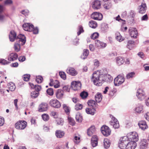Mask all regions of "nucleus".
<instances>
[{
  "mask_svg": "<svg viewBox=\"0 0 149 149\" xmlns=\"http://www.w3.org/2000/svg\"><path fill=\"white\" fill-rule=\"evenodd\" d=\"M22 27L25 31L31 32L33 29L34 26L32 24H30L29 23H26L23 24Z\"/></svg>",
  "mask_w": 149,
  "mask_h": 149,
  "instance_id": "9d476101",
  "label": "nucleus"
},
{
  "mask_svg": "<svg viewBox=\"0 0 149 149\" xmlns=\"http://www.w3.org/2000/svg\"><path fill=\"white\" fill-rule=\"evenodd\" d=\"M95 109L94 108H88L86 109V111L88 114L94 115L95 113Z\"/></svg>",
  "mask_w": 149,
  "mask_h": 149,
  "instance_id": "cd10ccee",
  "label": "nucleus"
},
{
  "mask_svg": "<svg viewBox=\"0 0 149 149\" xmlns=\"http://www.w3.org/2000/svg\"><path fill=\"white\" fill-rule=\"evenodd\" d=\"M55 134L57 138H61L64 136L65 133L63 131L58 130L56 131Z\"/></svg>",
  "mask_w": 149,
  "mask_h": 149,
  "instance_id": "7c9ffc66",
  "label": "nucleus"
},
{
  "mask_svg": "<svg viewBox=\"0 0 149 149\" xmlns=\"http://www.w3.org/2000/svg\"><path fill=\"white\" fill-rule=\"evenodd\" d=\"M0 63L2 65H5L9 64L10 62L4 59L1 58L0 59Z\"/></svg>",
  "mask_w": 149,
  "mask_h": 149,
  "instance_id": "09e8293b",
  "label": "nucleus"
},
{
  "mask_svg": "<svg viewBox=\"0 0 149 149\" xmlns=\"http://www.w3.org/2000/svg\"><path fill=\"white\" fill-rule=\"evenodd\" d=\"M78 31L77 32V34L78 36L80 35L81 33L84 32L82 26L80 25L79 26V28L78 29Z\"/></svg>",
  "mask_w": 149,
  "mask_h": 149,
  "instance_id": "603ef678",
  "label": "nucleus"
},
{
  "mask_svg": "<svg viewBox=\"0 0 149 149\" xmlns=\"http://www.w3.org/2000/svg\"><path fill=\"white\" fill-rule=\"evenodd\" d=\"M63 95V90L58 89L56 93V96L58 99H60L62 98Z\"/></svg>",
  "mask_w": 149,
  "mask_h": 149,
  "instance_id": "bb28decb",
  "label": "nucleus"
},
{
  "mask_svg": "<svg viewBox=\"0 0 149 149\" xmlns=\"http://www.w3.org/2000/svg\"><path fill=\"white\" fill-rule=\"evenodd\" d=\"M120 142L119 144V147L121 149H125L126 146L130 142L127 136H124L120 139Z\"/></svg>",
  "mask_w": 149,
  "mask_h": 149,
  "instance_id": "f03ea898",
  "label": "nucleus"
},
{
  "mask_svg": "<svg viewBox=\"0 0 149 149\" xmlns=\"http://www.w3.org/2000/svg\"><path fill=\"white\" fill-rule=\"evenodd\" d=\"M99 34L97 33H94L91 36V39H95L98 38L99 36Z\"/></svg>",
  "mask_w": 149,
  "mask_h": 149,
  "instance_id": "13d9d810",
  "label": "nucleus"
},
{
  "mask_svg": "<svg viewBox=\"0 0 149 149\" xmlns=\"http://www.w3.org/2000/svg\"><path fill=\"white\" fill-rule=\"evenodd\" d=\"M13 1L11 0H6L4 2L5 4L9 5L12 3Z\"/></svg>",
  "mask_w": 149,
  "mask_h": 149,
  "instance_id": "338daca9",
  "label": "nucleus"
},
{
  "mask_svg": "<svg viewBox=\"0 0 149 149\" xmlns=\"http://www.w3.org/2000/svg\"><path fill=\"white\" fill-rule=\"evenodd\" d=\"M111 120L110 122L111 125L113 126L114 128H118L119 127L118 122L116 118L113 116H111Z\"/></svg>",
  "mask_w": 149,
  "mask_h": 149,
  "instance_id": "1a4fd4ad",
  "label": "nucleus"
},
{
  "mask_svg": "<svg viewBox=\"0 0 149 149\" xmlns=\"http://www.w3.org/2000/svg\"><path fill=\"white\" fill-rule=\"evenodd\" d=\"M89 53V50L88 49L84 50L83 55L81 56V58L83 59H85L88 55Z\"/></svg>",
  "mask_w": 149,
  "mask_h": 149,
  "instance_id": "e433bc0d",
  "label": "nucleus"
},
{
  "mask_svg": "<svg viewBox=\"0 0 149 149\" xmlns=\"http://www.w3.org/2000/svg\"><path fill=\"white\" fill-rule=\"evenodd\" d=\"M88 105L90 107V108H94L96 107V104H97L95 102V101L90 100L88 102Z\"/></svg>",
  "mask_w": 149,
  "mask_h": 149,
  "instance_id": "f704fd0d",
  "label": "nucleus"
},
{
  "mask_svg": "<svg viewBox=\"0 0 149 149\" xmlns=\"http://www.w3.org/2000/svg\"><path fill=\"white\" fill-rule=\"evenodd\" d=\"M136 96L139 99L141 100L145 97V93L142 89H139L137 91Z\"/></svg>",
  "mask_w": 149,
  "mask_h": 149,
  "instance_id": "ddd939ff",
  "label": "nucleus"
},
{
  "mask_svg": "<svg viewBox=\"0 0 149 149\" xmlns=\"http://www.w3.org/2000/svg\"><path fill=\"white\" fill-rule=\"evenodd\" d=\"M9 38L10 42L14 41L17 38L16 33L13 30L11 31L9 34Z\"/></svg>",
  "mask_w": 149,
  "mask_h": 149,
  "instance_id": "4468645a",
  "label": "nucleus"
},
{
  "mask_svg": "<svg viewBox=\"0 0 149 149\" xmlns=\"http://www.w3.org/2000/svg\"><path fill=\"white\" fill-rule=\"evenodd\" d=\"M102 96L101 94L98 93L95 96V99L96 102L99 103L102 100Z\"/></svg>",
  "mask_w": 149,
  "mask_h": 149,
  "instance_id": "72a5a7b5",
  "label": "nucleus"
},
{
  "mask_svg": "<svg viewBox=\"0 0 149 149\" xmlns=\"http://www.w3.org/2000/svg\"><path fill=\"white\" fill-rule=\"evenodd\" d=\"M89 25L90 27L95 29L97 27V24L95 21H91L89 22Z\"/></svg>",
  "mask_w": 149,
  "mask_h": 149,
  "instance_id": "c9c22d12",
  "label": "nucleus"
},
{
  "mask_svg": "<svg viewBox=\"0 0 149 149\" xmlns=\"http://www.w3.org/2000/svg\"><path fill=\"white\" fill-rule=\"evenodd\" d=\"M49 104L52 107L54 108H58L61 106L59 101L56 99H52L49 102Z\"/></svg>",
  "mask_w": 149,
  "mask_h": 149,
  "instance_id": "0eeeda50",
  "label": "nucleus"
},
{
  "mask_svg": "<svg viewBox=\"0 0 149 149\" xmlns=\"http://www.w3.org/2000/svg\"><path fill=\"white\" fill-rule=\"evenodd\" d=\"M75 118L76 121L78 122H81L82 121V116L79 113H77L76 115Z\"/></svg>",
  "mask_w": 149,
  "mask_h": 149,
  "instance_id": "c03bdc74",
  "label": "nucleus"
},
{
  "mask_svg": "<svg viewBox=\"0 0 149 149\" xmlns=\"http://www.w3.org/2000/svg\"><path fill=\"white\" fill-rule=\"evenodd\" d=\"M138 124L139 127L143 130H145L148 127L146 122L144 121H139Z\"/></svg>",
  "mask_w": 149,
  "mask_h": 149,
  "instance_id": "4be33fe9",
  "label": "nucleus"
},
{
  "mask_svg": "<svg viewBox=\"0 0 149 149\" xmlns=\"http://www.w3.org/2000/svg\"><path fill=\"white\" fill-rule=\"evenodd\" d=\"M18 57L17 54L16 53H12L10 54L8 57V60L9 61H13L17 59Z\"/></svg>",
  "mask_w": 149,
  "mask_h": 149,
  "instance_id": "a211bd4d",
  "label": "nucleus"
},
{
  "mask_svg": "<svg viewBox=\"0 0 149 149\" xmlns=\"http://www.w3.org/2000/svg\"><path fill=\"white\" fill-rule=\"evenodd\" d=\"M79 140L80 138L79 137H78L77 136H75L74 137V143L77 144L79 142Z\"/></svg>",
  "mask_w": 149,
  "mask_h": 149,
  "instance_id": "69168bd1",
  "label": "nucleus"
},
{
  "mask_svg": "<svg viewBox=\"0 0 149 149\" xmlns=\"http://www.w3.org/2000/svg\"><path fill=\"white\" fill-rule=\"evenodd\" d=\"M43 80L42 77L40 76H38L36 77V81L38 83H41Z\"/></svg>",
  "mask_w": 149,
  "mask_h": 149,
  "instance_id": "5fc2aeb1",
  "label": "nucleus"
},
{
  "mask_svg": "<svg viewBox=\"0 0 149 149\" xmlns=\"http://www.w3.org/2000/svg\"><path fill=\"white\" fill-rule=\"evenodd\" d=\"M63 108L65 111L67 113H69L70 111V109L69 108L67 107L66 105L63 104Z\"/></svg>",
  "mask_w": 149,
  "mask_h": 149,
  "instance_id": "4d7b16f0",
  "label": "nucleus"
},
{
  "mask_svg": "<svg viewBox=\"0 0 149 149\" xmlns=\"http://www.w3.org/2000/svg\"><path fill=\"white\" fill-rule=\"evenodd\" d=\"M135 74V73L134 72H131L127 74L126 76V78L129 79L133 77Z\"/></svg>",
  "mask_w": 149,
  "mask_h": 149,
  "instance_id": "3c124183",
  "label": "nucleus"
},
{
  "mask_svg": "<svg viewBox=\"0 0 149 149\" xmlns=\"http://www.w3.org/2000/svg\"><path fill=\"white\" fill-rule=\"evenodd\" d=\"M104 148L106 149H108L110 146V143L109 140L107 139H104Z\"/></svg>",
  "mask_w": 149,
  "mask_h": 149,
  "instance_id": "2f4dec72",
  "label": "nucleus"
},
{
  "mask_svg": "<svg viewBox=\"0 0 149 149\" xmlns=\"http://www.w3.org/2000/svg\"><path fill=\"white\" fill-rule=\"evenodd\" d=\"M91 141V145L93 147H95L97 145L98 139L96 135H93L92 136Z\"/></svg>",
  "mask_w": 149,
  "mask_h": 149,
  "instance_id": "5701e85b",
  "label": "nucleus"
},
{
  "mask_svg": "<svg viewBox=\"0 0 149 149\" xmlns=\"http://www.w3.org/2000/svg\"><path fill=\"white\" fill-rule=\"evenodd\" d=\"M95 44L98 48H101L102 47H104L106 46V44L101 42L99 40H95Z\"/></svg>",
  "mask_w": 149,
  "mask_h": 149,
  "instance_id": "b1692460",
  "label": "nucleus"
},
{
  "mask_svg": "<svg viewBox=\"0 0 149 149\" xmlns=\"http://www.w3.org/2000/svg\"><path fill=\"white\" fill-rule=\"evenodd\" d=\"M125 80V78L123 74H120L116 77L114 80V85L116 86H118L123 83Z\"/></svg>",
  "mask_w": 149,
  "mask_h": 149,
  "instance_id": "7ed1b4c3",
  "label": "nucleus"
},
{
  "mask_svg": "<svg viewBox=\"0 0 149 149\" xmlns=\"http://www.w3.org/2000/svg\"><path fill=\"white\" fill-rule=\"evenodd\" d=\"M47 104L46 103H42L39 105L38 111L39 112H43L47 111Z\"/></svg>",
  "mask_w": 149,
  "mask_h": 149,
  "instance_id": "f3484780",
  "label": "nucleus"
},
{
  "mask_svg": "<svg viewBox=\"0 0 149 149\" xmlns=\"http://www.w3.org/2000/svg\"><path fill=\"white\" fill-rule=\"evenodd\" d=\"M50 86H52L53 85L54 86V87L55 88H57L59 87L60 85L58 81L57 80H55L54 83H52L50 82L49 83Z\"/></svg>",
  "mask_w": 149,
  "mask_h": 149,
  "instance_id": "4c0bfd02",
  "label": "nucleus"
},
{
  "mask_svg": "<svg viewBox=\"0 0 149 149\" xmlns=\"http://www.w3.org/2000/svg\"><path fill=\"white\" fill-rule=\"evenodd\" d=\"M42 117L43 120L45 121H47L49 118V116L48 115L44 114L42 115Z\"/></svg>",
  "mask_w": 149,
  "mask_h": 149,
  "instance_id": "8fccbe9b",
  "label": "nucleus"
},
{
  "mask_svg": "<svg viewBox=\"0 0 149 149\" xmlns=\"http://www.w3.org/2000/svg\"><path fill=\"white\" fill-rule=\"evenodd\" d=\"M39 92L34 91L32 92L31 93V96L32 98H35L39 95Z\"/></svg>",
  "mask_w": 149,
  "mask_h": 149,
  "instance_id": "79ce46f5",
  "label": "nucleus"
},
{
  "mask_svg": "<svg viewBox=\"0 0 149 149\" xmlns=\"http://www.w3.org/2000/svg\"><path fill=\"white\" fill-rule=\"evenodd\" d=\"M68 120L69 124L72 126H74L75 124V122L74 119L71 117L68 118Z\"/></svg>",
  "mask_w": 149,
  "mask_h": 149,
  "instance_id": "de8ad7c7",
  "label": "nucleus"
},
{
  "mask_svg": "<svg viewBox=\"0 0 149 149\" xmlns=\"http://www.w3.org/2000/svg\"><path fill=\"white\" fill-rule=\"evenodd\" d=\"M130 16L132 18H134L135 16L136 13L133 10H131L130 12Z\"/></svg>",
  "mask_w": 149,
  "mask_h": 149,
  "instance_id": "680f3d73",
  "label": "nucleus"
},
{
  "mask_svg": "<svg viewBox=\"0 0 149 149\" xmlns=\"http://www.w3.org/2000/svg\"><path fill=\"white\" fill-rule=\"evenodd\" d=\"M147 6L146 3L144 2V1H143V2H142L141 5L139 6L138 9L139 10V12L141 14L144 13L147 9Z\"/></svg>",
  "mask_w": 149,
  "mask_h": 149,
  "instance_id": "9b49d317",
  "label": "nucleus"
},
{
  "mask_svg": "<svg viewBox=\"0 0 149 149\" xmlns=\"http://www.w3.org/2000/svg\"><path fill=\"white\" fill-rule=\"evenodd\" d=\"M101 132L105 136H107L110 134L111 131L109 127L103 125L101 129Z\"/></svg>",
  "mask_w": 149,
  "mask_h": 149,
  "instance_id": "423d86ee",
  "label": "nucleus"
},
{
  "mask_svg": "<svg viewBox=\"0 0 149 149\" xmlns=\"http://www.w3.org/2000/svg\"><path fill=\"white\" fill-rule=\"evenodd\" d=\"M22 43L19 42H18L16 41L15 43L14 46V48L16 52H19L20 49V46L23 45H22Z\"/></svg>",
  "mask_w": 149,
  "mask_h": 149,
  "instance_id": "c85d7f7f",
  "label": "nucleus"
},
{
  "mask_svg": "<svg viewBox=\"0 0 149 149\" xmlns=\"http://www.w3.org/2000/svg\"><path fill=\"white\" fill-rule=\"evenodd\" d=\"M17 41L22 43V45H24L26 41V37L23 34H20L17 36Z\"/></svg>",
  "mask_w": 149,
  "mask_h": 149,
  "instance_id": "2eb2a0df",
  "label": "nucleus"
},
{
  "mask_svg": "<svg viewBox=\"0 0 149 149\" xmlns=\"http://www.w3.org/2000/svg\"><path fill=\"white\" fill-rule=\"evenodd\" d=\"M148 19V17L147 14L143 16L141 18L142 21H147Z\"/></svg>",
  "mask_w": 149,
  "mask_h": 149,
  "instance_id": "774afa93",
  "label": "nucleus"
},
{
  "mask_svg": "<svg viewBox=\"0 0 149 149\" xmlns=\"http://www.w3.org/2000/svg\"><path fill=\"white\" fill-rule=\"evenodd\" d=\"M95 131V127L94 126H91L87 130V134L89 136H91L94 134Z\"/></svg>",
  "mask_w": 149,
  "mask_h": 149,
  "instance_id": "a878e982",
  "label": "nucleus"
},
{
  "mask_svg": "<svg viewBox=\"0 0 149 149\" xmlns=\"http://www.w3.org/2000/svg\"><path fill=\"white\" fill-rule=\"evenodd\" d=\"M66 71L68 74L73 76H75L77 74L75 69L72 68H68L67 69Z\"/></svg>",
  "mask_w": 149,
  "mask_h": 149,
  "instance_id": "412c9836",
  "label": "nucleus"
},
{
  "mask_svg": "<svg viewBox=\"0 0 149 149\" xmlns=\"http://www.w3.org/2000/svg\"><path fill=\"white\" fill-rule=\"evenodd\" d=\"M101 3L100 1L95 0L93 2L92 8L94 9H98L101 7Z\"/></svg>",
  "mask_w": 149,
  "mask_h": 149,
  "instance_id": "6ab92c4d",
  "label": "nucleus"
},
{
  "mask_svg": "<svg viewBox=\"0 0 149 149\" xmlns=\"http://www.w3.org/2000/svg\"><path fill=\"white\" fill-rule=\"evenodd\" d=\"M88 95V93L85 91L82 92L80 94V96L82 98H85L87 97Z\"/></svg>",
  "mask_w": 149,
  "mask_h": 149,
  "instance_id": "a18cd8bd",
  "label": "nucleus"
},
{
  "mask_svg": "<svg viewBox=\"0 0 149 149\" xmlns=\"http://www.w3.org/2000/svg\"><path fill=\"white\" fill-rule=\"evenodd\" d=\"M83 106L80 104H76L75 105V109L76 110L81 109L82 108Z\"/></svg>",
  "mask_w": 149,
  "mask_h": 149,
  "instance_id": "052dcab7",
  "label": "nucleus"
},
{
  "mask_svg": "<svg viewBox=\"0 0 149 149\" xmlns=\"http://www.w3.org/2000/svg\"><path fill=\"white\" fill-rule=\"evenodd\" d=\"M30 77V75L25 74L24 75L23 77V80L25 81H28Z\"/></svg>",
  "mask_w": 149,
  "mask_h": 149,
  "instance_id": "e2e57ef3",
  "label": "nucleus"
},
{
  "mask_svg": "<svg viewBox=\"0 0 149 149\" xmlns=\"http://www.w3.org/2000/svg\"><path fill=\"white\" fill-rule=\"evenodd\" d=\"M136 146V142L130 141L126 146V149H134Z\"/></svg>",
  "mask_w": 149,
  "mask_h": 149,
  "instance_id": "aec40b11",
  "label": "nucleus"
},
{
  "mask_svg": "<svg viewBox=\"0 0 149 149\" xmlns=\"http://www.w3.org/2000/svg\"><path fill=\"white\" fill-rule=\"evenodd\" d=\"M108 29V26L107 24L104 23L102 24L101 29L103 32H106Z\"/></svg>",
  "mask_w": 149,
  "mask_h": 149,
  "instance_id": "ea45409f",
  "label": "nucleus"
},
{
  "mask_svg": "<svg viewBox=\"0 0 149 149\" xmlns=\"http://www.w3.org/2000/svg\"><path fill=\"white\" fill-rule=\"evenodd\" d=\"M56 122L58 125H63V120L62 118H58L56 120Z\"/></svg>",
  "mask_w": 149,
  "mask_h": 149,
  "instance_id": "6e6d98bb",
  "label": "nucleus"
},
{
  "mask_svg": "<svg viewBox=\"0 0 149 149\" xmlns=\"http://www.w3.org/2000/svg\"><path fill=\"white\" fill-rule=\"evenodd\" d=\"M129 31L130 36L134 38H136L138 34L137 31L135 28H132L130 29Z\"/></svg>",
  "mask_w": 149,
  "mask_h": 149,
  "instance_id": "dca6fc26",
  "label": "nucleus"
},
{
  "mask_svg": "<svg viewBox=\"0 0 149 149\" xmlns=\"http://www.w3.org/2000/svg\"><path fill=\"white\" fill-rule=\"evenodd\" d=\"M112 5L110 1L108 2H106L104 3V7L106 9H108L110 8L112 6Z\"/></svg>",
  "mask_w": 149,
  "mask_h": 149,
  "instance_id": "58836bf2",
  "label": "nucleus"
},
{
  "mask_svg": "<svg viewBox=\"0 0 149 149\" xmlns=\"http://www.w3.org/2000/svg\"><path fill=\"white\" fill-rule=\"evenodd\" d=\"M134 41L131 40H129L127 42V47L130 50L132 49L133 48V47L130 46V45H132V44H134Z\"/></svg>",
  "mask_w": 149,
  "mask_h": 149,
  "instance_id": "37998d69",
  "label": "nucleus"
},
{
  "mask_svg": "<svg viewBox=\"0 0 149 149\" xmlns=\"http://www.w3.org/2000/svg\"><path fill=\"white\" fill-rule=\"evenodd\" d=\"M8 86V88L9 90L11 91H13L15 90V86L14 84L13 83H11V84H10V85Z\"/></svg>",
  "mask_w": 149,
  "mask_h": 149,
  "instance_id": "49530a36",
  "label": "nucleus"
},
{
  "mask_svg": "<svg viewBox=\"0 0 149 149\" xmlns=\"http://www.w3.org/2000/svg\"><path fill=\"white\" fill-rule=\"evenodd\" d=\"M127 136L130 141L136 142L138 140V135L135 132H133L128 134Z\"/></svg>",
  "mask_w": 149,
  "mask_h": 149,
  "instance_id": "20e7f679",
  "label": "nucleus"
},
{
  "mask_svg": "<svg viewBox=\"0 0 149 149\" xmlns=\"http://www.w3.org/2000/svg\"><path fill=\"white\" fill-rule=\"evenodd\" d=\"M59 74L60 77L64 80L66 79V76L65 73L63 72H60Z\"/></svg>",
  "mask_w": 149,
  "mask_h": 149,
  "instance_id": "bf43d9fd",
  "label": "nucleus"
},
{
  "mask_svg": "<svg viewBox=\"0 0 149 149\" xmlns=\"http://www.w3.org/2000/svg\"><path fill=\"white\" fill-rule=\"evenodd\" d=\"M27 123L24 121H19L17 122L15 124L16 129L18 130H22L24 129L26 126Z\"/></svg>",
  "mask_w": 149,
  "mask_h": 149,
  "instance_id": "39448f33",
  "label": "nucleus"
},
{
  "mask_svg": "<svg viewBox=\"0 0 149 149\" xmlns=\"http://www.w3.org/2000/svg\"><path fill=\"white\" fill-rule=\"evenodd\" d=\"M141 149H146L147 148L148 143L146 139H143L141 140L140 143Z\"/></svg>",
  "mask_w": 149,
  "mask_h": 149,
  "instance_id": "393cba45",
  "label": "nucleus"
},
{
  "mask_svg": "<svg viewBox=\"0 0 149 149\" xmlns=\"http://www.w3.org/2000/svg\"><path fill=\"white\" fill-rule=\"evenodd\" d=\"M47 93L50 95H52L54 93L53 89L52 88H49L47 90Z\"/></svg>",
  "mask_w": 149,
  "mask_h": 149,
  "instance_id": "864d4df0",
  "label": "nucleus"
},
{
  "mask_svg": "<svg viewBox=\"0 0 149 149\" xmlns=\"http://www.w3.org/2000/svg\"><path fill=\"white\" fill-rule=\"evenodd\" d=\"M143 106L142 105L139 104L135 108V111L137 113H141L143 109Z\"/></svg>",
  "mask_w": 149,
  "mask_h": 149,
  "instance_id": "473e14b6",
  "label": "nucleus"
},
{
  "mask_svg": "<svg viewBox=\"0 0 149 149\" xmlns=\"http://www.w3.org/2000/svg\"><path fill=\"white\" fill-rule=\"evenodd\" d=\"M116 39L119 42L122 41L123 39L122 38V36L120 35V33L118 32L116 33Z\"/></svg>",
  "mask_w": 149,
  "mask_h": 149,
  "instance_id": "a19ab883",
  "label": "nucleus"
},
{
  "mask_svg": "<svg viewBox=\"0 0 149 149\" xmlns=\"http://www.w3.org/2000/svg\"><path fill=\"white\" fill-rule=\"evenodd\" d=\"M91 18L94 19L101 20L102 18V15L98 12H94L91 15Z\"/></svg>",
  "mask_w": 149,
  "mask_h": 149,
  "instance_id": "6e6552de",
  "label": "nucleus"
},
{
  "mask_svg": "<svg viewBox=\"0 0 149 149\" xmlns=\"http://www.w3.org/2000/svg\"><path fill=\"white\" fill-rule=\"evenodd\" d=\"M116 59V63L119 65L123 64L125 62L124 59L121 57H118Z\"/></svg>",
  "mask_w": 149,
  "mask_h": 149,
  "instance_id": "c756f323",
  "label": "nucleus"
},
{
  "mask_svg": "<svg viewBox=\"0 0 149 149\" xmlns=\"http://www.w3.org/2000/svg\"><path fill=\"white\" fill-rule=\"evenodd\" d=\"M81 84L80 81H73L71 83V86L74 90H77L81 88Z\"/></svg>",
  "mask_w": 149,
  "mask_h": 149,
  "instance_id": "f8f14e48",
  "label": "nucleus"
},
{
  "mask_svg": "<svg viewBox=\"0 0 149 149\" xmlns=\"http://www.w3.org/2000/svg\"><path fill=\"white\" fill-rule=\"evenodd\" d=\"M18 60L20 62H23L26 60L25 57L24 56H20L18 58Z\"/></svg>",
  "mask_w": 149,
  "mask_h": 149,
  "instance_id": "0e129e2a",
  "label": "nucleus"
},
{
  "mask_svg": "<svg viewBox=\"0 0 149 149\" xmlns=\"http://www.w3.org/2000/svg\"><path fill=\"white\" fill-rule=\"evenodd\" d=\"M106 74L105 69L100 70L98 74L96 72H94L92 78L94 84L97 86L102 85L105 80V77Z\"/></svg>",
  "mask_w": 149,
  "mask_h": 149,
  "instance_id": "f257e3e1",
  "label": "nucleus"
}]
</instances>
